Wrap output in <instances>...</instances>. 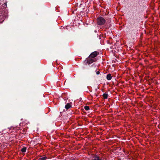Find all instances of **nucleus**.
I'll return each mask as SVG.
<instances>
[{"instance_id": "obj_19", "label": "nucleus", "mask_w": 160, "mask_h": 160, "mask_svg": "<svg viewBox=\"0 0 160 160\" xmlns=\"http://www.w3.org/2000/svg\"><path fill=\"white\" fill-rule=\"evenodd\" d=\"M110 110H111V112H112V109L111 108Z\"/></svg>"}, {"instance_id": "obj_8", "label": "nucleus", "mask_w": 160, "mask_h": 160, "mask_svg": "<svg viewBox=\"0 0 160 160\" xmlns=\"http://www.w3.org/2000/svg\"><path fill=\"white\" fill-rule=\"evenodd\" d=\"M27 150V148L26 147H23L21 149V151L23 152H26Z\"/></svg>"}, {"instance_id": "obj_14", "label": "nucleus", "mask_w": 160, "mask_h": 160, "mask_svg": "<svg viewBox=\"0 0 160 160\" xmlns=\"http://www.w3.org/2000/svg\"><path fill=\"white\" fill-rule=\"evenodd\" d=\"M100 72L99 71H98L97 72H96V74H97V75H98L100 74Z\"/></svg>"}, {"instance_id": "obj_6", "label": "nucleus", "mask_w": 160, "mask_h": 160, "mask_svg": "<svg viewBox=\"0 0 160 160\" xmlns=\"http://www.w3.org/2000/svg\"><path fill=\"white\" fill-rule=\"evenodd\" d=\"M104 11L106 15L108 14L109 12V10L108 8H106L105 10H104Z\"/></svg>"}, {"instance_id": "obj_11", "label": "nucleus", "mask_w": 160, "mask_h": 160, "mask_svg": "<svg viewBox=\"0 0 160 160\" xmlns=\"http://www.w3.org/2000/svg\"><path fill=\"white\" fill-rule=\"evenodd\" d=\"M111 53L113 57L115 56V53H114V52H113V50H111Z\"/></svg>"}, {"instance_id": "obj_10", "label": "nucleus", "mask_w": 160, "mask_h": 160, "mask_svg": "<svg viewBox=\"0 0 160 160\" xmlns=\"http://www.w3.org/2000/svg\"><path fill=\"white\" fill-rule=\"evenodd\" d=\"M84 108L85 110L88 111L90 109V108L89 106H85L84 107Z\"/></svg>"}, {"instance_id": "obj_16", "label": "nucleus", "mask_w": 160, "mask_h": 160, "mask_svg": "<svg viewBox=\"0 0 160 160\" xmlns=\"http://www.w3.org/2000/svg\"><path fill=\"white\" fill-rule=\"evenodd\" d=\"M66 94L65 93H63L62 94V96H63V95H65Z\"/></svg>"}, {"instance_id": "obj_21", "label": "nucleus", "mask_w": 160, "mask_h": 160, "mask_svg": "<svg viewBox=\"0 0 160 160\" xmlns=\"http://www.w3.org/2000/svg\"><path fill=\"white\" fill-rule=\"evenodd\" d=\"M112 114H110V115H111H111H112Z\"/></svg>"}, {"instance_id": "obj_4", "label": "nucleus", "mask_w": 160, "mask_h": 160, "mask_svg": "<svg viewBox=\"0 0 160 160\" xmlns=\"http://www.w3.org/2000/svg\"><path fill=\"white\" fill-rule=\"evenodd\" d=\"M91 160H100V157L97 156H95L93 157Z\"/></svg>"}, {"instance_id": "obj_1", "label": "nucleus", "mask_w": 160, "mask_h": 160, "mask_svg": "<svg viewBox=\"0 0 160 160\" xmlns=\"http://www.w3.org/2000/svg\"><path fill=\"white\" fill-rule=\"evenodd\" d=\"M105 22V19L102 17H99L97 18V23L99 25L104 24Z\"/></svg>"}, {"instance_id": "obj_12", "label": "nucleus", "mask_w": 160, "mask_h": 160, "mask_svg": "<svg viewBox=\"0 0 160 160\" xmlns=\"http://www.w3.org/2000/svg\"><path fill=\"white\" fill-rule=\"evenodd\" d=\"M107 78L108 80H110V73L108 74L107 77Z\"/></svg>"}, {"instance_id": "obj_22", "label": "nucleus", "mask_w": 160, "mask_h": 160, "mask_svg": "<svg viewBox=\"0 0 160 160\" xmlns=\"http://www.w3.org/2000/svg\"><path fill=\"white\" fill-rule=\"evenodd\" d=\"M112 62H114L113 60L112 61Z\"/></svg>"}, {"instance_id": "obj_23", "label": "nucleus", "mask_w": 160, "mask_h": 160, "mask_svg": "<svg viewBox=\"0 0 160 160\" xmlns=\"http://www.w3.org/2000/svg\"><path fill=\"white\" fill-rule=\"evenodd\" d=\"M112 62H114L113 60L112 61Z\"/></svg>"}, {"instance_id": "obj_7", "label": "nucleus", "mask_w": 160, "mask_h": 160, "mask_svg": "<svg viewBox=\"0 0 160 160\" xmlns=\"http://www.w3.org/2000/svg\"><path fill=\"white\" fill-rule=\"evenodd\" d=\"M102 96L104 99H107L108 98V94L105 93L103 94Z\"/></svg>"}, {"instance_id": "obj_17", "label": "nucleus", "mask_w": 160, "mask_h": 160, "mask_svg": "<svg viewBox=\"0 0 160 160\" xmlns=\"http://www.w3.org/2000/svg\"><path fill=\"white\" fill-rule=\"evenodd\" d=\"M4 4H5V5L3 7H4L5 6H6V7H7V3H5Z\"/></svg>"}, {"instance_id": "obj_5", "label": "nucleus", "mask_w": 160, "mask_h": 160, "mask_svg": "<svg viewBox=\"0 0 160 160\" xmlns=\"http://www.w3.org/2000/svg\"><path fill=\"white\" fill-rule=\"evenodd\" d=\"M71 107V105L69 103H67V104L65 106V108L66 109H68L69 108Z\"/></svg>"}, {"instance_id": "obj_13", "label": "nucleus", "mask_w": 160, "mask_h": 160, "mask_svg": "<svg viewBox=\"0 0 160 160\" xmlns=\"http://www.w3.org/2000/svg\"><path fill=\"white\" fill-rule=\"evenodd\" d=\"M111 72H113L114 71H115V68H111Z\"/></svg>"}, {"instance_id": "obj_24", "label": "nucleus", "mask_w": 160, "mask_h": 160, "mask_svg": "<svg viewBox=\"0 0 160 160\" xmlns=\"http://www.w3.org/2000/svg\"><path fill=\"white\" fill-rule=\"evenodd\" d=\"M70 160H74V159H71Z\"/></svg>"}, {"instance_id": "obj_15", "label": "nucleus", "mask_w": 160, "mask_h": 160, "mask_svg": "<svg viewBox=\"0 0 160 160\" xmlns=\"http://www.w3.org/2000/svg\"><path fill=\"white\" fill-rule=\"evenodd\" d=\"M115 64H112V68H115Z\"/></svg>"}, {"instance_id": "obj_2", "label": "nucleus", "mask_w": 160, "mask_h": 160, "mask_svg": "<svg viewBox=\"0 0 160 160\" xmlns=\"http://www.w3.org/2000/svg\"><path fill=\"white\" fill-rule=\"evenodd\" d=\"M99 53L97 51H94L89 56L90 58H93L96 57L98 54Z\"/></svg>"}, {"instance_id": "obj_3", "label": "nucleus", "mask_w": 160, "mask_h": 160, "mask_svg": "<svg viewBox=\"0 0 160 160\" xmlns=\"http://www.w3.org/2000/svg\"><path fill=\"white\" fill-rule=\"evenodd\" d=\"M95 61V60L93 59H90L89 60H87V63L89 64H90Z\"/></svg>"}, {"instance_id": "obj_20", "label": "nucleus", "mask_w": 160, "mask_h": 160, "mask_svg": "<svg viewBox=\"0 0 160 160\" xmlns=\"http://www.w3.org/2000/svg\"><path fill=\"white\" fill-rule=\"evenodd\" d=\"M110 151H111V150H110ZM112 154V153L111 152V154Z\"/></svg>"}, {"instance_id": "obj_9", "label": "nucleus", "mask_w": 160, "mask_h": 160, "mask_svg": "<svg viewBox=\"0 0 160 160\" xmlns=\"http://www.w3.org/2000/svg\"><path fill=\"white\" fill-rule=\"evenodd\" d=\"M48 158L47 157H44L39 158L38 160H46Z\"/></svg>"}, {"instance_id": "obj_25", "label": "nucleus", "mask_w": 160, "mask_h": 160, "mask_svg": "<svg viewBox=\"0 0 160 160\" xmlns=\"http://www.w3.org/2000/svg\"><path fill=\"white\" fill-rule=\"evenodd\" d=\"M110 143H111V141Z\"/></svg>"}, {"instance_id": "obj_18", "label": "nucleus", "mask_w": 160, "mask_h": 160, "mask_svg": "<svg viewBox=\"0 0 160 160\" xmlns=\"http://www.w3.org/2000/svg\"><path fill=\"white\" fill-rule=\"evenodd\" d=\"M110 78H111V79L112 78V75H111V77H110Z\"/></svg>"}]
</instances>
